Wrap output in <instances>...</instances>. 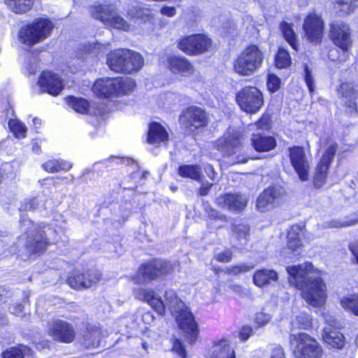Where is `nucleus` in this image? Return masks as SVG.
I'll list each match as a JSON object with an SVG mask.
<instances>
[{"label": "nucleus", "mask_w": 358, "mask_h": 358, "mask_svg": "<svg viewBox=\"0 0 358 358\" xmlns=\"http://www.w3.org/2000/svg\"><path fill=\"white\" fill-rule=\"evenodd\" d=\"M290 282L301 291L302 298L311 306H323L327 301V287L320 271L310 262L287 266Z\"/></svg>", "instance_id": "nucleus-1"}, {"label": "nucleus", "mask_w": 358, "mask_h": 358, "mask_svg": "<svg viewBox=\"0 0 358 358\" xmlns=\"http://www.w3.org/2000/svg\"><path fill=\"white\" fill-rule=\"evenodd\" d=\"M168 308L176 317L180 329L183 331L190 343L194 342L199 334L197 324L194 316L174 291H165L163 296L158 297V315H163Z\"/></svg>", "instance_id": "nucleus-2"}, {"label": "nucleus", "mask_w": 358, "mask_h": 358, "mask_svg": "<svg viewBox=\"0 0 358 358\" xmlns=\"http://www.w3.org/2000/svg\"><path fill=\"white\" fill-rule=\"evenodd\" d=\"M142 56L130 50L118 49L107 56V63L111 70L118 73H132L138 71L143 65Z\"/></svg>", "instance_id": "nucleus-3"}, {"label": "nucleus", "mask_w": 358, "mask_h": 358, "mask_svg": "<svg viewBox=\"0 0 358 358\" xmlns=\"http://www.w3.org/2000/svg\"><path fill=\"white\" fill-rule=\"evenodd\" d=\"M135 86V81L130 78H103L95 81L92 91L97 96L110 98L129 93Z\"/></svg>", "instance_id": "nucleus-4"}, {"label": "nucleus", "mask_w": 358, "mask_h": 358, "mask_svg": "<svg viewBox=\"0 0 358 358\" xmlns=\"http://www.w3.org/2000/svg\"><path fill=\"white\" fill-rule=\"evenodd\" d=\"M20 222L21 227L31 234L28 236L26 244V248L30 255L43 252L47 245L50 243L48 236L53 234V230L48 226L43 227V229L35 227L34 223L29 219H26L23 215L20 217Z\"/></svg>", "instance_id": "nucleus-5"}, {"label": "nucleus", "mask_w": 358, "mask_h": 358, "mask_svg": "<svg viewBox=\"0 0 358 358\" xmlns=\"http://www.w3.org/2000/svg\"><path fill=\"white\" fill-rule=\"evenodd\" d=\"M157 278V262L153 259L143 264L137 272V280L143 284L144 287L134 292L135 296L148 303L154 310L157 308V298L155 291L147 287Z\"/></svg>", "instance_id": "nucleus-6"}, {"label": "nucleus", "mask_w": 358, "mask_h": 358, "mask_svg": "<svg viewBox=\"0 0 358 358\" xmlns=\"http://www.w3.org/2000/svg\"><path fill=\"white\" fill-rule=\"evenodd\" d=\"M264 61V53L256 45L245 48L234 62V70L240 76H251L258 71Z\"/></svg>", "instance_id": "nucleus-7"}, {"label": "nucleus", "mask_w": 358, "mask_h": 358, "mask_svg": "<svg viewBox=\"0 0 358 358\" xmlns=\"http://www.w3.org/2000/svg\"><path fill=\"white\" fill-rule=\"evenodd\" d=\"M52 28V23L49 20L36 19L31 24L21 28L20 41L29 46L33 45L48 37Z\"/></svg>", "instance_id": "nucleus-8"}, {"label": "nucleus", "mask_w": 358, "mask_h": 358, "mask_svg": "<svg viewBox=\"0 0 358 358\" xmlns=\"http://www.w3.org/2000/svg\"><path fill=\"white\" fill-rule=\"evenodd\" d=\"M290 343L292 345H296L293 353L297 358H322L321 346L306 333L290 335Z\"/></svg>", "instance_id": "nucleus-9"}, {"label": "nucleus", "mask_w": 358, "mask_h": 358, "mask_svg": "<svg viewBox=\"0 0 358 358\" xmlns=\"http://www.w3.org/2000/svg\"><path fill=\"white\" fill-rule=\"evenodd\" d=\"M93 17L99 20L104 24L117 29L128 31L129 24L117 15L112 5L99 4L91 8L90 10Z\"/></svg>", "instance_id": "nucleus-10"}, {"label": "nucleus", "mask_w": 358, "mask_h": 358, "mask_svg": "<svg viewBox=\"0 0 358 358\" xmlns=\"http://www.w3.org/2000/svg\"><path fill=\"white\" fill-rule=\"evenodd\" d=\"M241 109L247 113H257L264 104L262 93L255 87H245L236 96Z\"/></svg>", "instance_id": "nucleus-11"}, {"label": "nucleus", "mask_w": 358, "mask_h": 358, "mask_svg": "<svg viewBox=\"0 0 358 358\" xmlns=\"http://www.w3.org/2000/svg\"><path fill=\"white\" fill-rule=\"evenodd\" d=\"M211 45L210 38L204 34H197L180 38L177 47L188 55H197L208 51Z\"/></svg>", "instance_id": "nucleus-12"}, {"label": "nucleus", "mask_w": 358, "mask_h": 358, "mask_svg": "<svg viewBox=\"0 0 358 358\" xmlns=\"http://www.w3.org/2000/svg\"><path fill=\"white\" fill-rule=\"evenodd\" d=\"M324 22L320 15L310 13L304 19L303 30L309 42L315 44L320 43L324 36Z\"/></svg>", "instance_id": "nucleus-13"}, {"label": "nucleus", "mask_w": 358, "mask_h": 358, "mask_svg": "<svg viewBox=\"0 0 358 358\" xmlns=\"http://www.w3.org/2000/svg\"><path fill=\"white\" fill-rule=\"evenodd\" d=\"M329 37L344 52H348L352 46V33L346 23L337 21L330 24Z\"/></svg>", "instance_id": "nucleus-14"}, {"label": "nucleus", "mask_w": 358, "mask_h": 358, "mask_svg": "<svg viewBox=\"0 0 358 358\" xmlns=\"http://www.w3.org/2000/svg\"><path fill=\"white\" fill-rule=\"evenodd\" d=\"M179 121L180 124L189 131L206 126L208 122L205 110L196 106L189 107L184 110L180 116Z\"/></svg>", "instance_id": "nucleus-15"}, {"label": "nucleus", "mask_w": 358, "mask_h": 358, "mask_svg": "<svg viewBox=\"0 0 358 358\" xmlns=\"http://www.w3.org/2000/svg\"><path fill=\"white\" fill-rule=\"evenodd\" d=\"M338 150V145L336 143H331L323 154L319 162L313 178L314 185L317 188L322 187L327 180L328 170L331 164L335 155Z\"/></svg>", "instance_id": "nucleus-16"}, {"label": "nucleus", "mask_w": 358, "mask_h": 358, "mask_svg": "<svg viewBox=\"0 0 358 358\" xmlns=\"http://www.w3.org/2000/svg\"><path fill=\"white\" fill-rule=\"evenodd\" d=\"M290 162L299 178L306 181L308 179L310 164L304 149L301 146H294L288 148Z\"/></svg>", "instance_id": "nucleus-17"}, {"label": "nucleus", "mask_w": 358, "mask_h": 358, "mask_svg": "<svg viewBox=\"0 0 358 358\" xmlns=\"http://www.w3.org/2000/svg\"><path fill=\"white\" fill-rule=\"evenodd\" d=\"M101 280V274L97 271L85 273L73 271L68 277L67 283L73 289L89 288L96 285Z\"/></svg>", "instance_id": "nucleus-18"}, {"label": "nucleus", "mask_w": 358, "mask_h": 358, "mask_svg": "<svg viewBox=\"0 0 358 358\" xmlns=\"http://www.w3.org/2000/svg\"><path fill=\"white\" fill-rule=\"evenodd\" d=\"M284 194V190L278 186L266 189L257 198L256 206L258 210L266 212L271 210Z\"/></svg>", "instance_id": "nucleus-19"}, {"label": "nucleus", "mask_w": 358, "mask_h": 358, "mask_svg": "<svg viewBox=\"0 0 358 358\" xmlns=\"http://www.w3.org/2000/svg\"><path fill=\"white\" fill-rule=\"evenodd\" d=\"M48 334L56 340L64 343L73 341L76 332L73 327L67 322L57 320L50 324Z\"/></svg>", "instance_id": "nucleus-20"}, {"label": "nucleus", "mask_w": 358, "mask_h": 358, "mask_svg": "<svg viewBox=\"0 0 358 358\" xmlns=\"http://www.w3.org/2000/svg\"><path fill=\"white\" fill-rule=\"evenodd\" d=\"M38 84L42 92L53 96L58 95L63 89L60 78L50 71L43 72L39 77Z\"/></svg>", "instance_id": "nucleus-21"}, {"label": "nucleus", "mask_w": 358, "mask_h": 358, "mask_svg": "<svg viewBox=\"0 0 358 358\" xmlns=\"http://www.w3.org/2000/svg\"><path fill=\"white\" fill-rule=\"evenodd\" d=\"M338 92L342 97V102L345 107V111L351 116L358 115V106L355 101L357 95L352 84L348 83H342Z\"/></svg>", "instance_id": "nucleus-22"}, {"label": "nucleus", "mask_w": 358, "mask_h": 358, "mask_svg": "<svg viewBox=\"0 0 358 358\" xmlns=\"http://www.w3.org/2000/svg\"><path fill=\"white\" fill-rule=\"evenodd\" d=\"M215 146L218 150L228 156L236 155L242 150L238 133L228 134L224 138L218 139L215 142Z\"/></svg>", "instance_id": "nucleus-23"}, {"label": "nucleus", "mask_w": 358, "mask_h": 358, "mask_svg": "<svg viewBox=\"0 0 358 358\" xmlns=\"http://www.w3.org/2000/svg\"><path fill=\"white\" fill-rule=\"evenodd\" d=\"M217 201L222 208L231 211L240 212L247 206L248 198L245 195L240 194H226L220 195L217 199Z\"/></svg>", "instance_id": "nucleus-24"}, {"label": "nucleus", "mask_w": 358, "mask_h": 358, "mask_svg": "<svg viewBox=\"0 0 358 358\" xmlns=\"http://www.w3.org/2000/svg\"><path fill=\"white\" fill-rule=\"evenodd\" d=\"M208 356L210 358H236L234 350L226 338L214 341Z\"/></svg>", "instance_id": "nucleus-25"}, {"label": "nucleus", "mask_w": 358, "mask_h": 358, "mask_svg": "<svg viewBox=\"0 0 358 358\" xmlns=\"http://www.w3.org/2000/svg\"><path fill=\"white\" fill-rule=\"evenodd\" d=\"M66 102L69 106L71 107L77 113L92 115L101 114V111L99 109L96 108L94 104H91L85 99L69 96L66 98Z\"/></svg>", "instance_id": "nucleus-26"}, {"label": "nucleus", "mask_w": 358, "mask_h": 358, "mask_svg": "<svg viewBox=\"0 0 358 358\" xmlns=\"http://www.w3.org/2000/svg\"><path fill=\"white\" fill-rule=\"evenodd\" d=\"M251 143L254 149L257 152H269L277 145V142L274 137L262 132L252 135Z\"/></svg>", "instance_id": "nucleus-27"}, {"label": "nucleus", "mask_w": 358, "mask_h": 358, "mask_svg": "<svg viewBox=\"0 0 358 358\" xmlns=\"http://www.w3.org/2000/svg\"><path fill=\"white\" fill-rule=\"evenodd\" d=\"M252 280L256 286L264 287L276 282L278 274L273 269H259L254 273Z\"/></svg>", "instance_id": "nucleus-28"}, {"label": "nucleus", "mask_w": 358, "mask_h": 358, "mask_svg": "<svg viewBox=\"0 0 358 358\" xmlns=\"http://www.w3.org/2000/svg\"><path fill=\"white\" fill-rule=\"evenodd\" d=\"M168 65L173 73H180L184 75L192 74L194 71L191 63L183 57L173 56L168 59Z\"/></svg>", "instance_id": "nucleus-29"}, {"label": "nucleus", "mask_w": 358, "mask_h": 358, "mask_svg": "<svg viewBox=\"0 0 358 358\" xmlns=\"http://www.w3.org/2000/svg\"><path fill=\"white\" fill-rule=\"evenodd\" d=\"M322 336L324 342L332 348L341 349L345 345V337L336 329L324 327Z\"/></svg>", "instance_id": "nucleus-30"}, {"label": "nucleus", "mask_w": 358, "mask_h": 358, "mask_svg": "<svg viewBox=\"0 0 358 358\" xmlns=\"http://www.w3.org/2000/svg\"><path fill=\"white\" fill-rule=\"evenodd\" d=\"M303 229L299 225H293L287 234V248L296 255L300 254L302 246L301 237L303 236Z\"/></svg>", "instance_id": "nucleus-31"}, {"label": "nucleus", "mask_w": 358, "mask_h": 358, "mask_svg": "<svg viewBox=\"0 0 358 358\" xmlns=\"http://www.w3.org/2000/svg\"><path fill=\"white\" fill-rule=\"evenodd\" d=\"M109 43H89L84 44L80 49L79 57L86 58L87 57H96L99 54L106 52L108 48Z\"/></svg>", "instance_id": "nucleus-32"}, {"label": "nucleus", "mask_w": 358, "mask_h": 358, "mask_svg": "<svg viewBox=\"0 0 358 358\" xmlns=\"http://www.w3.org/2000/svg\"><path fill=\"white\" fill-rule=\"evenodd\" d=\"M72 167V164L67 161L62 159H50L43 164L45 171L50 173L59 172L60 171H67Z\"/></svg>", "instance_id": "nucleus-33"}, {"label": "nucleus", "mask_w": 358, "mask_h": 358, "mask_svg": "<svg viewBox=\"0 0 358 358\" xmlns=\"http://www.w3.org/2000/svg\"><path fill=\"white\" fill-rule=\"evenodd\" d=\"M280 29L285 39L288 42L290 46L294 50H298L299 43L296 35L293 29V24L283 21L280 24Z\"/></svg>", "instance_id": "nucleus-34"}, {"label": "nucleus", "mask_w": 358, "mask_h": 358, "mask_svg": "<svg viewBox=\"0 0 358 358\" xmlns=\"http://www.w3.org/2000/svg\"><path fill=\"white\" fill-rule=\"evenodd\" d=\"M5 2L13 12L22 14L31 9L34 0H5Z\"/></svg>", "instance_id": "nucleus-35"}, {"label": "nucleus", "mask_w": 358, "mask_h": 358, "mask_svg": "<svg viewBox=\"0 0 358 358\" xmlns=\"http://www.w3.org/2000/svg\"><path fill=\"white\" fill-rule=\"evenodd\" d=\"M233 236L239 242L241 245H244L250 236V227L243 223H234L232 227Z\"/></svg>", "instance_id": "nucleus-36"}, {"label": "nucleus", "mask_w": 358, "mask_h": 358, "mask_svg": "<svg viewBox=\"0 0 358 358\" xmlns=\"http://www.w3.org/2000/svg\"><path fill=\"white\" fill-rule=\"evenodd\" d=\"M101 332L99 329H92L87 332L84 338V345L87 348H96L99 346Z\"/></svg>", "instance_id": "nucleus-37"}, {"label": "nucleus", "mask_w": 358, "mask_h": 358, "mask_svg": "<svg viewBox=\"0 0 358 358\" xmlns=\"http://www.w3.org/2000/svg\"><path fill=\"white\" fill-rule=\"evenodd\" d=\"M178 173L182 177L189 178L195 180H199L201 176V168L197 165L180 166Z\"/></svg>", "instance_id": "nucleus-38"}, {"label": "nucleus", "mask_w": 358, "mask_h": 358, "mask_svg": "<svg viewBox=\"0 0 358 358\" xmlns=\"http://www.w3.org/2000/svg\"><path fill=\"white\" fill-rule=\"evenodd\" d=\"M341 305L345 310L358 316V294L342 298Z\"/></svg>", "instance_id": "nucleus-39"}, {"label": "nucleus", "mask_w": 358, "mask_h": 358, "mask_svg": "<svg viewBox=\"0 0 358 358\" xmlns=\"http://www.w3.org/2000/svg\"><path fill=\"white\" fill-rule=\"evenodd\" d=\"M29 348L20 345L17 348H11L2 353L3 358H24L31 353Z\"/></svg>", "instance_id": "nucleus-40"}, {"label": "nucleus", "mask_w": 358, "mask_h": 358, "mask_svg": "<svg viewBox=\"0 0 358 358\" xmlns=\"http://www.w3.org/2000/svg\"><path fill=\"white\" fill-rule=\"evenodd\" d=\"M8 127L17 138H23L27 134V127L20 120L11 119L8 122Z\"/></svg>", "instance_id": "nucleus-41"}, {"label": "nucleus", "mask_w": 358, "mask_h": 358, "mask_svg": "<svg viewBox=\"0 0 358 358\" xmlns=\"http://www.w3.org/2000/svg\"><path fill=\"white\" fill-rule=\"evenodd\" d=\"M291 64V57L285 48H280L275 57V65L279 69H284Z\"/></svg>", "instance_id": "nucleus-42"}, {"label": "nucleus", "mask_w": 358, "mask_h": 358, "mask_svg": "<svg viewBox=\"0 0 358 358\" xmlns=\"http://www.w3.org/2000/svg\"><path fill=\"white\" fill-rule=\"evenodd\" d=\"M293 325L299 329H308L312 324V320L306 313H300L293 322Z\"/></svg>", "instance_id": "nucleus-43"}, {"label": "nucleus", "mask_w": 358, "mask_h": 358, "mask_svg": "<svg viewBox=\"0 0 358 358\" xmlns=\"http://www.w3.org/2000/svg\"><path fill=\"white\" fill-rule=\"evenodd\" d=\"M101 163L106 164V166H113V164H124L129 166H133L134 169L138 167V165L136 164V162L134 161V159L128 157L125 158H120L117 157H112L109 159H105L101 162Z\"/></svg>", "instance_id": "nucleus-44"}, {"label": "nucleus", "mask_w": 358, "mask_h": 358, "mask_svg": "<svg viewBox=\"0 0 358 358\" xmlns=\"http://www.w3.org/2000/svg\"><path fill=\"white\" fill-rule=\"evenodd\" d=\"M253 268H254V265H252V264H242L240 265L227 267L225 270V272L228 274L238 275L241 273L248 272L250 270H252Z\"/></svg>", "instance_id": "nucleus-45"}, {"label": "nucleus", "mask_w": 358, "mask_h": 358, "mask_svg": "<svg viewBox=\"0 0 358 358\" xmlns=\"http://www.w3.org/2000/svg\"><path fill=\"white\" fill-rule=\"evenodd\" d=\"M150 11L149 9L138 5L136 7H134L132 9H131L129 12V14L133 17L146 20L150 16Z\"/></svg>", "instance_id": "nucleus-46"}, {"label": "nucleus", "mask_w": 358, "mask_h": 358, "mask_svg": "<svg viewBox=\"0 0 358 358\" xmlns=\"http://www.w3.org/2000/svg\"><path fill=\"white\" fill-rule=\"evenodd\" d=\"M358 224V217L353 215V217L347 218L344 220H332L329 223L330 227H345Z\"/></svg>", "instance_id": "nucleus-47"}, {"label": "nucleus", "mask_w": 358, "mask_h": 358, "mask_svg": "<svg viewBox=\"0 0 358 358\" xmlns=\"http://www.w3.org/2000/svg\"><path fill=\"white\" fill-rule=\"evenodd\" d=\"M341 10L345 13L353 12L358 7V0H338Z\"/></svg>", "instance_id": "nucleus-48"}, {"label": "nucleus", "mask_w": 358, "mask_h": 358, "mask_svg": "<svg viewBox=\"0 0 358 358\" xmlns=\"http://www.w3.org/2000/svg\"><path fill=\"white\" fill-rule=\"evenodd\" d=\"M173 272V266L170 262L166 260L158 261V278L159 275H170Z\"/></svg>", "instance_id": "nucleus-49"}, {"label": "nucleus", "mask_w": 358, "mask_h": 358, "mask_svg": "<svg viewBox=\"0 0 358 358\" xmlns=\"http://www.w3.org/2000/svg\"><path fill=\"white\" fill-rule=\"evenodd\" d=\"M280 78L274 75L269 73L267 79V87L269 91L275 92L280 88Z\"/></svg>", "instance_id": "nucleus-50"}, {"label": "nucleus", "mask_w": 358, "mask_h": 358, "mask_svg": "<svg viewBox=\"0 0 358 358\" xmlns=\"http://www.w3.org/2000/svg\"><path fill=\"white\" fill-rule=\"evenodd\" d=\"M146 142L149 144L154 145L157 142V122H152L149 124L147 133Z\"/></svg>", "instance_id": "nucleus-51"}, {"label": "nucleus", "mask_w": 358, "mask_h": 358, "mask_svg": "<svg viewBox=\"0 0 358 358\" xmlns=\"http://www.w3.org/2000/svg\"><path fill=\"white\" fill-rule=\"evenodd\" d=\"M40 206V203L36 197L26 199L21 205L20 210H34Z\"/></svg>", "instance_id": "nucleus-52"}, {"label": "nucleus", "mask_w": 358, "mask_h": 358, "mask_svg": "<svg viewBox=\"0 0 358 358\" xmlns=\"http://www.w3.org/2000/svg\"><path fill=\"white\" fill-rule=\"evenodd\" d=\"M323 318L327 324L326 327H331V329H338L341 327V324L338 322L334 315L329 313H322Z\"/></svg>", "instance_id": "nucleus-53"}, {"label": "nucleus", "mask_w": 358, "mask_h": 358, "mask_svg": "<svg viewBox=\"0 0 358 358\" xmlns=\"http://www.w3.org/2000/svg\"><path fill=\"white\" fill-rule=\"evenodd\" d=\"M173 351L180 358H186V351L182 342L179 339H175L173 343Z\"/></svg>", "instance_id": "nucleus-54"}, {"label": "nucleus", "mask_w": 358, "mask_h": 358, "mask_svg": "<svg viewBox=\"0 0 358 358\" xmlns=\"http://www.w3.org/2000/svg\"><path fill=\"white\" fill-rule=\"evenodd\" d=\"M305 81L310 93L314 92V79L311 71L307 65L304 66Z\"/></svg>", "instance_id": "nucleus-55"}, {"label": "nucleus", "mask_w": 358, "mask_h": 358, "mask_svg": "<svg viewBox=\"0 0 358 358\" xmlns=\"http://www.w3.org/2000/svg\"><path fill=\"white\" fill-rule=\"evenodd\" d=\"M271 316L264 313H258L255 317V322L258 327H263L271 320Z\"/></svg>", "instance_id": "nucleus-56"}, {"label": "nucleus", "mask_w": 358, "mask_h": 358, "mask_svg": "<svg viewBox=\"0 0 358 358\" xmlns=\"http://www.w3.org/2000/svg\"><path fill=\"white\" fill-rule=\"evenodd\" d=\"M232 252L230 250H224L215 256L216 259L220 262H229L232 259Z\"/></svg>", "instance_id": "nucleus-57"}, {"label": "nucleus", "mask_w": 358, "mask_h": 358, "mask_svg": "<svg viewBox=\"0 0 358 358\" xmlns=\"http://www.w3.org/2000/svg\"><path fill=\"white\" fill-rule=\"evenodd\" d=\"M169 141V134L164 127L158 123V143Z\"/></svg>", "instance_id": "nucleus-58"}, {"label": "nucleus", "mask_w": 358, "mask_h": 358, "mask_svg": "<svg viewBox=\"0 0 358 358\" xmlns=\"http://www.w3.org/2000/svg\"><path fill=\"white\" fill-rule=\"evenodd\" d=\"M252 332V329L248 326L243 327L239 334L240 338L245 341L249 338Z\"/></svg>", "instance_id": "nucleus-59"}, {"label": "nucleus", "mask_w": 358, "mask_h": 358, "mask_svg": "<svg viewBox=\"0 0 358 358\" xmlns=\"http://www.w3.org/2000/svg\"><path fill=\"white\" fill-rule=\"evenodd\" d=\"M208 214L209 217L213 220H220L222 221H225L226 217L223 215H221L220 213H218L216 210L209 208L208 210H207Z\"/></svg>", "instance_id": "nucleus-60"}, {"label": "nucleus", "mask_w": 358, "mask_h": 358, "mask_svg": "<svg viewBox=\"0 0 358 358\" xmlns=\"http://www.w3.org/2000/svg\"><path fill=\"white\" fill-rule=\"evenodd\" d=\"M160 12L162 15L168 17H173L176 13V8L173 6H164L160 9Z\"/></svg>", "instance_id": "nucleus-61"}, {"label": "nucleus", "mask_w": 358, "mask_h": 358, "mask_svg": "<svg viewBox=\"0 0 358 358\" xmlns=\"http://www.w3.org/2000/svg\"><path fill=\"white\" fill-rule=\"evenodd\" d=\"M271 358H285L283 349L280 346H277L272 350Z\"/></svg>", "instance_id": "nucleus-62"}, {"label": "nucleus", "mask_w": 358, "mask_h": 358, "mask_svg": "<svg viewBox=\"0 0 358 358\" xmlns=\"http://www.w3.org/2000/svg\"><path fill=\"white\" fill-rule=\"evenodd\" d=\"M10 311L16 316H22L23 306L21 303H16L10 308Z\"/></svg>", "instance_id": "nucleus-63"}, {"label": "nucleus", "mask_w": 358, "mask_h": 358, "mask_svg": "<svg viewBox=\"0 0 358 358\" xmlns=\"http://www.w3.org/2000/svg\"><path fill=\"white\" fill-rule=\"evenodd\" d=\"M204 171L206 172V173L207 174L210 179H211L212 180H215V176L217 175V173L214 170V168L213 167L212 165L206 164L204 166Z\"/></svg>", "instance_id": "nucleus-64"}]
</instances>
